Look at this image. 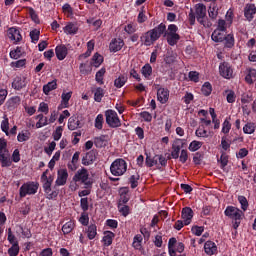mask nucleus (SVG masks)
I'll use <instances>...</instances> for the list:
<instances>
[{
  "mask_svg": "<svg viewBox=\"0 0 256 256\" xmlns=\"http://www.w3.org/2000/svg\"><path fill=\"white\" fill-rule=\"evenodd\" d=\"M108 144H109V136L107 135H101L94 138V145L98 149H102V147H107Z\"/></svg>",
  "mask_w": 256,
  "mask_h": 256,
  "instance_id": "obj_22",
  "label": "nucleus"
},
{
  "mask_svg": "<svg viewBox=\"0 0 256 256\" xmlns=\"http://www.w3.org/2000/svg\"><path fill=\"white\" fill-rule=\"evenodd\" d=\"M56 57L59 61H63L65 57H67L69 50L67 49V46L61 44L56 46L55 48Z\"/></svg>",
  "mask_w": 256,
  "mask_h": 256,
  "instance_id": "obj_18",
  "label": "nucleus"
},
{
  "mask_svg": "<svg viewBox=\"0 0 256 256\" xmlns=\"http://www.w3.org/2000/svg\"><path fill=\"white\" fill-rule=\"evenodd\" d=\"M86 233L88 239L93 240L94 237H97V225L91 224L88 226Z\"/></svg>",
  "mask_w": 256,
  "mask_h": 256,
  "instance_id": "obj_37",
  "label": "nucleus"
},
{
  "mask_svg": "<svg viewBox=\"0 0 256 256\" xmlns=\"http://www.w3.org/2000/svg\"><path fill=\"white\" fill-rule=\"evenodd\" d=\"M23 56V48L17 47L16 49L10 51L11 59H19Z\"/></svg>",
  "mask_w": 256,
  "mask_h": 256,
  "instance_id": "obj_48",
  "label": "nucleus"
},
{
  "mask_svg": "<svg viewBox=\"0 0 256 256\" xmlns=\"http://www.w3.org/2000/svg\"><path fill=\"white\" fill-rule=\"evenodd\" d=\"M8 109L13 110V109H17L18 105H21V97L19 96H14L12 98H10L7 103H6Z\"/></svg>",
  "mask_w": 256,
  "mask_h": 256,
  "instance_id": "obj_28",
  "label": "nucleus"
},
{
  "mask_svg": "<svg viewBox=\"0 0 256 256\" xmlns=\"http://www.w3.org/2000/svg\"><path fill=\"white\" fill-rule=\"evenodd\" d=\"M208 15L211 19H217V16L219 15V9H217V6L215 4L209 7Z\"/></svg>",
  "mask_w": 256,
  "mask_h": 256,
  "instance_id": "obj_45",
  "label": "nucleus"
},
{
  "mask_svg": "<svg viewBox=\"0 0 256 256\" xmlns=\"http://www.w3.org/2000/svg\"><path fill=\"white\" fill-rule=\"evenodd\" d=\"M110 172L114 177H121L127 173V162L123 158L114 160L110 166Z\"/></svg>",
  "mask_w": 256,
  "mask_h": 256,
  "instance_id": "obj_4",
  "label": "nucleus"
},
{
  "mask_svg": "<svg viewBox=\"0 0 256 256\" xmlns=\"http://www.w3.org/2000/svg\"><path fill=\"white\" fill-rule=\"evenodd\" d=\"M243 131L246 135H252V133H255V124L253 123H247L243 127Z\"/></svg>",
  "mask_w": 256,
  "mask_h": 256,
  "instance_id": "obj_54",
  "label": "nucleus"
},
{
  "mask_svg": "<svg viewBox=\"0 0 256 256\" xmlns=\"http://www.w3.org/2000/svg\"><path fill=\"white\" fill-rule=\"evenodd\" d=\"M222 43H224L226 49H233L235 47V36L232 33L224 36Z\"/></svg>",
  "mask_w": 256,
  "mask_h": 256,
  "instance_id": "obj_26",
  "label": "nucleus"
},
{
  "mask_svg": "<svg viewBox=\"0 0 256 256\" xmlns=\"http://www.w3.org/2000/svg\"><path fill=\"white\" fill-rule=\"evenodd\" d=\"M57 89V80H53L51 82H48L43 86V93L44 95H49L50 91H55Z\"/></svg>",
  "mask_w": 256,
  "mask_h": 256,
  "instance_id": "obj_31",
  "label": "nucleus"
},
{
  "mask_svg": "<svg viewBox=\"0 0 256 256\" xmlns=\"http://www.w3.org/2000/svg\"><path fill=\"white\" fill-rule=\"evenodd\" d=\"M67 179H69V172L67 169H59L57 171V179L55 181V185L57 187H61L67 184Z\"/></svg>",
  "mask_w": 256,
  "mask_h": 256,
  "instance_id": "obj_12",
  "label": "nucleus"
},
{
  "mask_svg": "<svg viewBox=\"0 0 256 256\" xmlns=\"http://www.w3.org/2000/svg\"><path fill=\"white\" fill-rule=\"evenodd\" d=\"M105 73V68H101L98 72H96L95 80L99 83V85H103V77H105Z\"/></svg>",
  "mask_w": 256,
  "mask_h": 256,
  "instance_id": "obj_52",
  "label": "nucleus"
},
{
  "mask_svg": "<svg viewBox=\"0 0 256 256\" xmlns=\"http://www.w3.org/2000/svg\"><path fill=\"white\" fill-rule=\"evenodd\" d=\"M224 93L226 95L227 103H235L237 99V95H235V91L228 89V90H225Z\"/></svg>",
  "mask_w": 256,
  "mask_h": 256,
  "instance_id": "obj_42",
  "label": "nucleus"
},
{
  "mask_svg": "<svg viewBox=\"0 0 256 256\" xmlns=\"http://www.w3.org/2000/svg\"><path fill=\"white\" fill-rule=\"evenodd\" d=\"M41 183L43 185L44 193L51 191V185H53V176L49 175V170H45L41 175Z\"/></svg>",
  "mask_w": 256,
  "mask_h": 256,
  "instance_id": "obj_11",
  "label": "nucleus"
},
{
  "mask_svg": "<svg viewBox=\"0 0 256 256\" xmlns=\"http://www.w3.org/2000/svg\"><path fill=\"white\" fill-rule=\"evenodd\" d=\"M72 95H73L72 91L62 93V95H61L62 100H61L60 105L58 106L59 111H61V109H67L69 107V101H70Z\"/></svg>",
  "mask_w": 256,
  "mask_h": 256,
  "instance_id": "obj_16",
  "label": "nucleus"
},
{
  "mask_svg": "<svg viewBox=\"0 0 256 256\" xmlns=\"http://www.w3.org/2000/svg\"><path fill=\"white\" fill-rule=\"evenodd\" d=\"M55 147H57V143L55 141H52L48 147L44 149L45 153L48 154L49 156L53 155V151H55Z\"/></svg>",
  "mask_w": 256,
  "mask_h": 256,
  "instance_id": "obj_62",
  "label": "nucleus"
},
{
  "mask_svg": "<svg viewBox=\"0 0 256 256\" xmlns=\"http://www.w3.org/2000/svg\"><path fill=\"white\" fill-rule=\"evenodd\" d=\"M7 240L10 243V245H19V240H17V237L13 234L11 228H8Z\"/></svg>",
  "mask_w": 256,
  "mask_h": 256,
  "instance_id": "obj_46",
  "label": "nucleus"
},
{
  "mask_svg": "<svg viewBox=\"0 0 256 256\" xmlns=\"http://www.w3.org/2000/svg\"><path fill=\"white\" fill-rule=\"evenodd\" d=\"M227 27H229V24H227V22L223 19L218 20V27L216 28V30L218 31H227Z\"/></svg>",
  "mask_w": 256,
  "mask_h": 256,
  "instance_id": "obj_61",
  "label": "nucleus"
},
{
  "mask_svg": "<svg viewBox=\"0 0 256 256\" xmlns=\"http://www.w3.org/2000/svg\"><path fill=\"white\" fill-rule=\"evenodd\" d=\"M129 182L132 189H135L139 185V175H132L129 178Z\"/></svg>",
  "mask_w": 256,
  "mask_h": 256,
  "instance_id": "obj_60",
  "label": "nucleus"
},
{
  "mask_svg": "<svg viewBox=\"0 0 256 256\" xmlns=\"http://www.w3.org/2000/svg\"><path fill=\"white\" fill-rule=\"evenodd\" d=\"M181 217L184 225H191V221L193 220V209L190 207L183 208Z\"/></svg>",
  "mask_w": 256,
  "mask_h": 256,
  "instance_id": "obj_15",
  "label": "nucleus"
},
{
  "mask_svg": "<svg viewBox=\"0 0 256 256\" xmlns=\"http://www.w3.org/2000/svg\"><path fill=\"white\" fill-rule=\"evenodd\" d=\"M105 117L107 125H109L112 129L121 127V120L119 119V116L115 110H106Z\"/></svg>",
  "mask_w": 256,
  "mask_h": 256,
  "instance_id": "obj_8",
  "label": "nucleus"
},
{
  "mask_svg": "<svg viewBox=\"0 0 256 256\" xmlns=\"http://www.w3.org/2000/svg\"><path fill=\"white\" fill-rule=\"evenodd\" d=\"M163 33H165V24L161 23L155 28L142 34V36L140 37V41L142 45H145V47H151V45H153L155 41H158V39L161 38V35H163Z\"/></svg>",
  "mask_w": 256,
  "mask_h": 256,
  "instance_id": "obj_2",
  "label": "nucleus"
},
{
  "mask_svg": "<svg viewBox=\"0 0 256 256\" xmlns=\"http://www.w3.org/2000/svg\"><path fill=\"white\" fill-rule=\"evenodd\" d=\"M225 32L223 30L215 29L211 35L212 41L215 43H223V39H225Z\"/></svg>",
  "mask_w": 256,
  "mask_h": 256,
  "instance_id": "obj_27",
  "label": "nucleus"
},
{
  "mask_svg": "<svg viewBox=\"0 0 256 256\" xmlns=\"http://www.w3.org/2000/svg\"><path fill=\"white\" fill-rule=\"evenodd\" d=\"M151 73H153V68L151 67V65L149 64L144 65L142 68V75H144L147 78V77H151Z\"/></svg>",
  "mask_w": 256,
  "mask_h": 256,
  "instance_id": "obj_57",
  "label": "nucleus"
},
{
  "mask_svg": "<svg viewBox=\"0 0 256 256\" xmlns=\"http://www.w3.org/2000/svg\"><path fill=\"white\" fill-rule=\"evenodd\" d=\"M29 139H31V132L29 131H22L17 136L19 143H24V141H29Z\"/></svg>",
  "mask_w": 256,
  "mask_h": 256,
  "instance_id": "obj_41",
  "label": "nucleus"
},
{
  "mask_svg": "<svg viewBox=\"0 0 256 256\" xmlns=\"http://www.w3.org/2000/svg\"><path fill=\"white\" fill-rule=\"evenodd\" d=\"M211 91H213L212 85L209 82H205L201 89L202 95L209 97V95H211Z\"/></svg>",
  "mask_w": 256,
  "mask_h": 256,
  "instance_id": "obj_44",
  "label": "nucleus"
},
{
  "mask_svg": "<svg viewBox=\"0 0 256 256\" xmlns=\"http://www.w3.org/2000/svg\"><path fill=\"white\" fill-rule=\"evenodd\" d=\"M54 141H59L63 137V126L56 127L55 131L52 134Z\"/></svg>",
  "mask_w": 256,
  "mask_h": 256,
  "instance_id": "obj_49",
  "label": "nucleus"
},
{
  "mask_svg": "<svg viewBox=\"0 0 256 256\" xmlns=\"http://www.w3.org/2000/svg\"><path fill=\"white\" fill-rule=\"evenodd\" d=\"M80 155H81V152L74 153L71 163L68 164V169H70V171H76L77 163H79Z\"/></svg>",
  "mask_w": 256,
  "mask_h": 256,
  "instance_id": "obj_32",
  "label": "nucleus"
},
{
  "mask_svg": "<svg viewBox=\"0 0 256 256\" xmlns=\"http://www.w3.org/2000/svg\"><path fill=\"white\" fill-rule=\"evenodd\" d=\"M92 91L94 93V100L97 101V103H101V100L105 96V91L103 90V88L98 87Z\"/></svg>",
  "mask_w": 256,
  "mask_h": 256,
  "instance_id": "obj_34",
  "label": "nucleus"
},
{
  "mask_svg": "<svg viewBox=\"0 0 256 256\" xmlns=\"http://www.w3.org/2000/svg\"><path fill=\"white\" fill-rule=\"evenodd\" d=\"M97 159V153L95 151H89L86 155L82 158V165L89 166L93 165Z\"/></svg>",
  "mask_w": 256,
  "mask_h": 256,
  "instance_id": "obj_17",
  "label": "nucleus"
},
{
  "mask_svg": "<svg viewBox=\"0 0 256 256\" xmlns=\"http://www.w3.org/2000/svg\"><path fill=\"white\" fill-rule=\"evenodd\" d=\"M224 215L233 221H241L245 214L243 213V210L235 206H228L224 211Z\"/></svg>",
  "mask_w": 256,
  "mask_h": 256,
  "instance_id": "obj_9",
  "label": "nucleus"
},
{
  "mask_svg": "<svg viewBox=\"0 0 256 256\" xmlns=\"http://www.w3.org/2000/svg\"><path fill=\"white\" fill-rule=\"evenodd\" d=\"M36 119H38L36 129H41V127H47V125H49V119H47L43 114H38Z\"/></svg>",
  "mask_w": 256,
  "mask_h": 256,
  "instance_id": "obj_29",
  "label": "nucleus"
},
{
  "mask_svg": "<svg viewBox=\"0 0 256 256\" xmlns=\"http://www.w3.org/2000/svg\"><path fill=\"white\" fill-rule=\"evenodd\" d=\"M157 156L155 158H151L150 156L146 157V165L148 167H154V165H157Z\"/></svg>",
  "mask_w": 256,
  "mask_h": 256,
  "instance_id": "obj_64",
  "label": "nucleus"
},
{
  "mask_svg": "<svg viewBox=\"0 0 256 256\" xmlns=\"http://www.w3.org/2000/svg\"><path fill=\"white\" fill-rule=\"evenodd\" d=\"M73 229H75V221L70 220L62 226V233H64V235H69Z\"/></svg>",
  "mask_w": 256,
  "mask_h": 256,
  "instance_id": "obj_33",
  "label": "nucleus"
},
{
  "mask_svg": "<svg viewBox=\"0 0 256 256\" xmlns=\"http://www.w3.org/2000/svg\"><path fill=\"white\" fill-rule=\"evenodd\" d=\"M196 19L200 25H203V27H211V23L207 21V6H205V4H195L194 8L190 10L188 14L190 25H195Z\"/></svg>",
  "mask_w": 256,
  "mask_h": 256,
  "instance_id": "obj_1",
  "label": "nucleus"
},
{
  "mask_svg": "<svg viewBox=\"0 0 256 256\" xmlns=\"http://www.w3.org/2000/svg\"><path fill=\"white\" fill-rule=\"evenodd\" d=\"M127 83V76H119L118 78L115 79L114 81V86L117 87V89H121Z\"/></svg>",
  "mask_w": 256,
  "mask_h": 256,
  "instance_id": "obj_43",
  "label": "nucleus"
},
{
  "mask_svg": "<svg viewBox=\"0 0 256 256\" xmlns=\"http://www.w3.org/2000/svg\"><path fill=\"white\" fill-rule=\"evenodd\" d=\"M103 114H98L96 119H95V127L96 129H103Z\"/></svg>",
  "mask_w": 256,
  "mask_h": 256,
  "instance_id": "obj_59",
  "label": "nucleus"
},
{
  "mask_svg": "<svg viewBox=\"0 0 256 256\" xmlns=\"http://www.w3.org/2000/svg\"><path fill=\"white\" fill-rule=\"evenodd\" d=\"M81 125V122H79V120H77V118H73L70 117L68 120V129L70 131H75V129H79V127Z\"/></svg>",
  "mask_w": 256,
  "mask_h": 256,
  "instance_id": "obj_36",
  "label": "nucleus"
},
{
  "mask_svg": "<svg viewBox=\"0 0 256 256\" xmlns=\"http://www.w3.org/2000/svg\"><path fill=\"white\" fill-rule=\"evenodd\" d=\"M39 189V182H26L19 189L20 197H27V195H35Z\"/></svg>",
  "mask_w": 256,
  "mask_h": 256,
  "instance_id": "obj_6",
  "label": "nucleus"
},
{
  "mask_svg": "<svg viewBox=\"0 0 256 256\" xmlns=\"http://www.w3.org/2000/svg\"><path fill=\"white\" fill-rule=\"evenodd\" d=\"M142 243H143V236L141 234L134 236L133 243H132V246L134 247V249L141 250Z\"/></svg>",
  "mask_w": 256,
  "mask_h": 256,
  "instance_id": "obj_40",
  "label": "nucleus"
},
{
  "mask_svg": "<svg viewBox=\"0 0 256 256\" xmlns=\"http://www.w3.org/2000/svg\"><path fill=\"white\" fill-rule=\"evenodd\" d=\"M231 118H226L222 124V133L227 135L231 131V122L229 121Z\"/></svg>",
  "mask_w": 256,
  "mask_h": 256,
  "instance_id": "obj_53",
  "label": "nucleus"
},
{
  "mask_svg": "<svg viewBox=\"0 0 256 256\" xmlns=\"http://www.w3.org/2000/svg\"><path fill=\"white\" fill-rule=\"evenodd\" d=\"M118 209L121 212V214L123 215V217H127V215H129V206L125 205V204H119L118 205Z\"/></svg>",
  "mask_w": 256,
  "mask_h": 256,
  "instance_id": "obj_63",
  "label": "nucleus"
},
{
  "mask_svg": "<svg viewBox=\"0 0 256 256\" xmlns=\"http://www.w3.org/2000/svg\"><path fill=\"white\" fill-rule=\"evenodd\" d=\"M8 37L13 43H19L21 39H23V36H21V32L17 28H10L8 30Z\"/></svg>",
  "mask_w": 256,
  "mask_h": 256,
  "instance_id": "obj_21",
  "label": "nucleus"
},
{
  "mask_svg": "<svg viewBox=\"0 0 256 256\" xmlns=\"http://www.w3.org/2000/svg\"><path fill=\"white\" fill-rule=\"evenodd\" d=\"M245 81L248 85H253L256 81V69L248 68L246 70Z\"/></svg>",
  "mask_w": 256,
  "mask_h": 256,
  "instance_id": "obj_25",
  "label": "nucleus"
},
{
  "mask_svg": "<svg viewBox=\"0 0 256 256\" xmlns=\"http://www.w3.org/2000/svg\"><path fill=\"white\" fill-rule=\"evenodd\" d=\"M75 183H82L86 187H91V181H89V171L86 168L79 169L73 176Z\"/></svg>",
  "mask_w": 256,
  "mask_h": 256,
  "instance_id": "obj_7",
  "label": "nucleus"
},
{
  "mask_svg": "<svg viewBox=\"0 0 256 256\" xmlns=\"http://www.w3.org/2000/svg\"><path fill=\"white\" fill-rule=\"evenodd\" d=\"M238 202L241 205L242 211H247V209H249V201H247L245 196H238Z\"/></svg>",
  "mask_w": 256,
  "mask_h": 256,
  "instance_id": "obj_50",
  "label": "nucleus"
},
{
  "mask_svg": "<svg viewBox=\"0 0 256 256\" xmlns=\"http://www.w3.org/2000/svg\"><path fill=\"white\" fill-rule=\"evenodd\" d=\"M24 87H27V78L23 76H17L14 78L12 82V88L16 91H21V89H24Z\"/></svg>",
  "mask_w": 256,
  "mask_h": 256,
  "instance_id": "obj_14",
  "label": "nucleus"
},
{
  "mask_svg": "<svg viewBox=\"0 0 256 256\" xmlns=\"http://www.w3.org/2000/svg\"><path fill=\"white\" fill-rule=\"evenodd\" d=\"M124 31L129 35H133L137 31V24L129 23L124 27Z\"/></svg>",
  "mask_w": 256,
  "mask_h": 256,
  "instance_id": "obj_55",
  "label": "nucleus"
},
{
  "mask_svg": "<svg viewBox=\"0 0 256 256\" xmlns=\"http://www.w3.org/2000/svg\"><path fill=\"white\" fill-rule=\"evenodd\" d=\"M103 63V56L99 53H95L91 60L92 67H101Z\"/></svg>",
  "mask_w": 256,
  "mask_h": 256,
  "instance_id": "obj_35",
  "label": "nucleus"
},
{
  "mask_svg": "<svg viewBox=\"0 0 256 256\" xmlns=\"http://www.w3.org/2000/svg\"><path fill=\"white\" fill-rule=\"evenodd\" d=\"M235 15L233 14V11L229 9L225 15V20L227 22L228 27H231L233 25V19Z\"/></svg>",
  "mask_w": 256,
  "mask_h": 256,
  "instance_id": "obj_56",
  "label": "nucleus"
},
{
  "mask_svg": "<svg viewBox=\"0 0 256 256\" xmlns=\"http://www.w3.org/2000/svg\"><path fill=\"white\" fill-rule=\"evenodd\" d=\"M256 14L255 4H247L244 8V17H246L247 21H253V18Z\"/></svg>",
  "mask_w": 256,
  "mask_h": 256,
  "instance_id": "obj_19",
  "label": "nucleus"
},
{
  "mask_svg": "<svg viewBox=\"0 0 256 256\" xmlns=\"http://www.w3.org/2000/svg\"><path fill=\"white\" fill-rule=\"evenodd\" d=\"M196 137H203L204 139H207L209 137V134L207 133V130H205L204 127H199L195 132Z\"/></svg>",
  "mask_w": 256,
  "mask_h": 256,
  "instance_id": "obj_58",
  "label": "nucleus"
},
{
  "mask_svg": "<svg viewBox=\"0 0 256 256\" xmlns=\"http://www.w3.org/2000/svg\"><path fill=\"white\" fill-rule=\"evenodd\" d=\"M0 163L2 167H11V157L7 150V141L0 138Z\"/></svg>",
  "mask_w": 256,
  "mask_h": 256,
  "instance_id": "obj_5",
  "label": "nucleus"
},
{
  "mask_svg": "<svg viewBox=\"0 0 256 256\" xmlns=\"http://www.w3.org/2000/svg\"><path fill=\"white\" fill-rule=\"evenodd\" d=\"M157 99L162 104H165L167 101H169V90L165 88H158L157 89Z\"/></svg>",
  "mask_w": 256,
  "mask_h": 256,
  "instance_id": "obj_24",
  "label": "nucleus"
},
{
  "mask_svg": "<svg viewBox=\"0 0 256 256\" xmlns=\"http://www.w3.org/2000/svg\"><path fill=\"white\" fill-rule=\"evenodd\" d=\"M177 31H179V28L175 24H170L168 28L165 26V32L163 35L166 37L167 43L171 47L177 45V43H179V39H181V36L177 33Z\"/></svg>",
  "mask_w": 256,
  "mask_h": 256,
  "instance_id": "obj_3",
  "label": "nucleus"
},
{
  "mask_svg": "<svg viewBox=\"0 0 256 256\" xmlns=\"http://www.w3.org/2000/svg\"><path fill=\"white\" fill-rule=\"evenodd\" d=\"M19 251H21L19 244H12V246L8 249V255L17 256L19 255Z\"/></svg>",
  "mask_w": 256,
  "mask_h": 256,
  "instance_id": "obj_51",
  "label": "nucleus"
},
{
  "mask_svg": "<svg viewBox=\"0 0 256 256\" xmlns=\"http://www.w3.org/2000/svg\"><path fill=\"white\" fill-rule=\"evenodd\" d=\"M204 251H205L206 255H209V256L216 255L217 244H215V242H213V241L205 242Z\"/></svg>",
  "mask_w": 256,
  "mask_h": 256,
  "instance_id": "obj_23",
  "label": "nucleus"
},
{
  "mask_svg": "<svg viewBox=\"0 0 256 256\" xmlns=\"http://www.w3.org/2000/svg\"><path fill=\"white\" fill-rule=\"evenodd\" d=\"M125 45V42L121 38H115L110 43V51L113 53H117V51H121L123 49V46Z\"/></svg>",
  "mask_w": 256,
  "mask_h": 256,
  "instance_id": "obj_20",
  "label": "nucleus"
},
{
  "mask_svg": "<svg viewBox=\"0 0 256 256\" xmlns=\"http://www.w3.org/2000/svg\"><path fill=\"white\" fill-rule=\"evenodd\" d=\"M115 238V233L111 231L104 232L103 243L106 247H109L113 243V239Z\"/></svg>",
  "mask_w": 256,
  "mask_h": 256,
  "instance_id": "obj_30",
  "label": "nucleus"
},
{
  "mask_svg": "<svg viewBox=\"0 0 256 256\" xmlns=\"http://www.w3.org/2000/svg\"><path fill=\"white\" fill-rule=\"evenodd\" d=\"M64 33H66V35H75V33H77L78 28L75 24L73 23H68L64 28Z\"/></svg>",
  "mask_w": 256,
  "mask_h": 256,
  "instance_id": "obj_38",
  "label": "nucleus"
},
{
  "mask_svg": "<svg viewBox=\"0 0 256 256\" xmlns=\"http://www.w3.org/2000/svg\"><path fill=\"white\" fill-rule=\"evenodd\" d=\"M201 147H203V142L201 141H197V140H193L190 144H189V151H191L192 153H195V151H199V149H201Z\"/></svg>",
  "mask_w": 256,
  "mask_h": 256,
  "instance_id": "obj_39",
  "label": "nucleus"
},
{
  "mask_svg": "<svg viewBox=\"0 0 256 256\" xmlns=\"http://www.w3.org/2000/svg\"><path fill=\"white\" fill-rule=\"evenodd\" d=\"M95 49V41L90 40L87 43V51L86 53H84L82 56L85 57V59H87V57H91V53H93V50Z\"/></svg>",
  "mask_w": 256,
  "mask_h": 256,
  "instance_id": "obj_47",
  "label": "nucleus"
},
{
  "mask_svg": "<svg viewBox=\"0 0 256 256\" xmlns=\"http://www.w3.org/2000/svg\"><path fill=\"white\" fill-rule=\"evenodd\" d=\"M183 139H176L172 145L171 157L172 159H179V153H181V149H183Z\"/></svg>",
  "mask_w": 256,
  "mask_h": 256,
  "instance_id": "obj_13",
  "label": "nucleus"
},
{
  "mask_svg": "<svg viewBox=\"0 0 256 256\" xmlns=\"http://www.w3.org/2000/svg\"><path fill=\"white\" fill-rule=\"evenodd\" d=\"M219 74L223 77V79H233L235 77V73L233 71V66L228 62H222L219 65Z\"/></svg>",
  "mask_w": 256,
  "mask_h": 256,
  "instance_id": "obj_10",
  "label": "nucleus"
}]
</instances>
